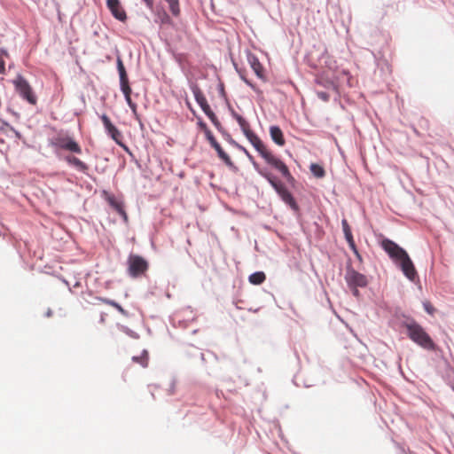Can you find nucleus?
<instances>
[{
    "label": "nucleus",
    "instance_id": "nucleus-27",
    "mask_svg": "<svg viewBox=\"0 0 454 454\" xmlns=\"http://www.w3.org/2000/svg\"><path fill=\"white\" fill-rule=\"evenodd\" d=\"M157 17L161 24H169L170 23V18H169L168 14L164 10L159 11L157 12Z\"/></svg>",
    "mask_w": 454,
    "mask_h": 454
},
{
    "label": "nucleus",
    "instance_id": "nucleus-21",
    "mask_svg": "<svg viewBox=\"0 0 454 454\" xmlns=\"http://www.w3.org/2000/svg\"><path fill=\"white\" fill-rule=\"evenodd\" d=\"M311 173L317 178H322L325 176L324 168L317 163H312L309 167Z\"/></svg>",
    "mask_w": 454,
    "mask_h": 454
},
{
    "label": "nucleus",
    "instance_id": "nucleus-18",
    "mask_svg": "<svg viewBox=\"0 0 454 454\" xmlns=\"http://www.w3.org/2000/svg\"><path fill=\"white\" fill-rule=\"evenodd\" d=\"M202 111L205 113V114L210 119L214 126L217 129L221 126L220 121H218L216 115L215 113L211 110L210 106L207 105L205 107L202 108Z\"/></svg>",
    "mask_w": 454,
    "mask_h": 454
},
{
    "label": "nucleus",
    "instance_id": "nucleus-20",
    "mask_svg": "<svg viewBox=\"0 0 454 454\" xmlns=\"http://www.w3.org/2000/svg\"><path fill=\"white\" fill-rule=\"evenodd\" d=\"M98 300L106 305L114 307L123 316H128V312L116 301H114L113 300H109L107 298H98Z\"/></svg>",
    "mask_w": 454,
    "mask_h": 454
},
{
    "label": "nucleus",
    "instance_id": "nucleus-1",
    "mask_svg": "<svg viewBox=\"0 0 454 454\" xmlns=\"http://www.w3.org/2000/svg\"><path fill=\"white\" fill-rule=\"evenodd\" d=\"M233 117L238 121L246 137L253 145L260 155L264 159V160L272 168L279 171V173L285 178L288 179L292 177L287 166L280 159L275 156L266 147V145H264L259 137L251 130L248 121H247L241 115L238 114L237 113H233Z\"/></svg>",
    "mask_w": 454,
    "mask_h": 454
},
{
    "label": "nucleus",
    "instance_id": "nucleus-31",
    "mask_svg": "<svg viewBox=\"0 0 454 454\" xmlns=\"http://www.w3.org/2000/svg\"><path fill=\"white\" fill-rule=\"evenodd\" d=\"M423 306H424L425 310L428 314L433 315L434 313L435 309L434 308V306L429 301H425L423 303Z\"/></svg>",
    "mask_w": 454,
    "mask_h": 454
},
{
    "label": "nucleus",
    "instance_id": "nucleus-8",
    "mask_svg": "<svg viewBox=\"0 0 454 454\" xmlns=\"http://www.w3.org/2000/svg\"><path fill=\"white\" fill-rule=\"evenodd\" d=\"M345 279L349 287H364L368 284L366 276L353 269L347 270Z\"/></svg>",
    "mask_w": 454,
    "mask_h": 454
},
{
    "label": "nucleus",
    "instance_id": "nucleus-38",
    "mask_svg": "<svg viewBox=\"0 0 454 454\" xmlns=\"http://www.w3.org/2000/svg\"><path fill=\"white\" fill-rule=\"evenodd\" d=\"M353 289V294L355 296H358L359 291L357 290V287H351Z\"/></svg>",
    "mask_w": 454,
    "mask_h": 454
},
{
    "label": "nucleus",
    "instance_id": "nucleus-7",
    "mask_svg": "<svg viewBox=\"0 0 454 454\" xmlns=\"http://www.w3.org/2000/svg\"><path fill=\"white\" fill-rule=\"evenodd\" d=\"M381 247L387 253L389 257L395 262L407 253L403 248L388 239H384L381 241Z\"/></svg>",
    "mask_w": 454,
    "mask_h": 454
},
{
    "label": "nucleus",
    "instance_id": "nucleus-32",
    "mask_svg": "<svg viewBox=\"0 0 454 454\" xmlns=\"http://www.w3.org/2000/svg\"><path fill=\"white\" fill-rule=\"evenodd\" d=\"M167 392L168 395H172L176 393V383L174 381L169 382Z\"/></svg>",
    "mask_w": 454,
    "mask_h": 454
},
{
    "label": "nucleus",
    "instance_id": "nucleus-28",
    "mask_svg": "<svg viewBox=\"0 0 454 454\" xmlns=\"http://www.w3.org/2000/svg\"><path fill=\"white\" fill-rule=\"evenodd\" d=\"M3 55L5 57H9L8 52L5 50L1 49L0 50V74H5V61L4 59Z\"/></svg>",
    "mask_w": 454,
    "mask_h": 454
},
{
    "label": "nucleus",
    "instance_id": "nucleus-11",
    "mask_svg": "<svg viewBox=\"0 0 454 454\" xmlns=\"http://www.w3.org/2000/svg\"><path fill=\"white\" fill-rule=\"evenodd\" d=\"M106 5L115 19L121 21H125L127 20L126 12L119 0H107Z\"/></svg>",
    "mask_w": 454,
    "mask_h": 454
},
{
    "label": "nucleus",
    "instance_id": "nucleus-22",
    "mask_svg": "<svg viewBox=\"0 0 454 454\" xmlns=\"http://www.w3.org/2000/svg\"><path fill=\"white\" fill-rule=\"evenodd\" d=\"M165 1L168 4L170 12L176 17L179 16V14H180L179 0H165Z\"/></svg>",
    "mask_w": 454,
    "mask_h": 454
},
{
    "label": "nucleus",
    "instance_id": "nucleus-6",
    "mask_svg": "<svg viewBox=\"0 0 454 454\" xmlns=\"http://www.w3.org/2000/svg\"><path fill=\"white\" fill-rule=\"evenodd\" d=\"M52 145L62 150H66L77 154L82 153V147L80 145L69 136H58L54 138Z\"/></svg>",
    "mask_w": 454,
    "mask_h": 454
},
{
    "label": "nucleus",
    "instance_id": "nucleus-24",
    "mask_svg": "<svg viewBox=\"0 0 454 454\" xmlns=\"http://www.w3.org/2000/svg\"><path fill=\"white\" fill-rule=\"evenodd\" d=\"M117 68L120 75V82L128 80L123 62L120 58L117 59Z\"/></svg>",
    "mask_w": 454,
    "mask_h": 454
},
{
    "label": "nucleus",
    "instance_id": "nucleus-29",
    "mask_svg": "<svg viewBox=\"0 0 454 454\" xmlns=\"http://www.w3.org/2000/svg\"><path fill=\"white\" fill-rule=\"evenodd\" d=\"M206 137H207V139L208 140V142L210 143V145H212V147L215 148V150L218 149V147L221 146L220 144L216 141V139L213 136L211 131H207Z\"/></svg>",
    "mask_w": 454,
    "mask_h": 454
},
{
    "label": "nucleus",
    "instance_id": "nucleus-9",
    "mask_svg": "<svg viewBox=\"0 0 454 454\" xmlns=\"http://www.w3.org/2000/svg\"><path fill=\"white\" fill-rule=\"evenodd\" d=\"M101 121H102V122L104 124V127H105L106 130L107 131L108 135L112 137V139L114 140L119 145L126 148V146L121 142V139H122L121 133L112 123L110 118L107 115L103 114L101 116Z\"/></svg>",
    "mask_w": 454,
    "mask_h": 454
},
{
    "label": "nucleus",
    "instance_id": "nucleus-12",
    "mask_svg": "<svg viewBox=\"0 0 454 454\" xmlns=\"http://www.w3.org/2000/svg\"><path fill=\"white\" fill-rule=\"evenodd\" d=\"M270 134L271 139L279 146H283L286 143L282 130L278 126H271L270 128Z\"/></svg>",
    "mask_w": 454,
    "mask_h": 454
},
{
    "label": "nucleus",
    "instance_id": "nucleus-3",
    "mask_svg": "<svg viewBox=\"0 0 454 454\" xmlns=\"http://www.w3.org/2000/svg\"><path fill=\"white\" fill-rule=\"evenodd\" d=\"M259 174L263 176L267 181L271 184V186L275 189L278 194L280 196L282 200L290 206V207L294 210H298L299 207L294 199L291 192L287 190L286 185L279 180H278L275 176H273L270 172H267L262 169H258Z\"/></svg>",
    "mask_w": 454,
    "mask_h": 454
},
{
    "label": "nucleus",
    "instance_id": "nucleus-15",
    "mask_svg": "<svg viewBox=\"0 0 454 454\" xmlns=\"http://www.w3.org/2000/svg\"><path fill=\"white\" fill-rule=\"evenodd\" d=\"M249 63L251 65L252 69L255 73V74L259 78H263V71H264V69H263L262 65L258 60V59L256 57H254V56H252V57L249 58Z\"/></svg>",
    "mask_w": 454,
    "mask_h": 454
},
{
    "label": "nucleus",
    "instance_id": "nucleus-26",
    "mask_svg": "<svg viewBox=\"0 0 454 454\" xmlns=\"http://www.w3.org/2000/svg\"><path fill=\"white\" fill-rule=\"evenodd\" d=\"M121 83V91L123 92L124 94V97L125 98H128L129 96L131 95V88L129 84V80H126V81H121L120 82Z\"/></svg>",
    "mask_w": 454,
    "mask_h": 454
},
{
    "label": "nucleus",
    "instance_id": "nucleus-2",
    "mask_svg": "<svg viewBox=\"0 0 454 454\" xmlns=\"http://www.w3.org/2000/svg\"><path fill=\"white\" fill-rule=\"evenodd\" d=\"M405 328L408 337L413 342L425 349H435L434 342L420 325L416 322H411L405 325Z\"/></svg>",
    "mask_w": 454,
    "mask_h": 454
},
{
    "label": "nucleus",
    "instance_id": "nucleus-13",
    "mask_svg": "<svg viewBox=\"0 0 454 454\" xmlns=\"http://www.w3.org/2000/svg\"><path fill=\"white\" fill-rule=\"evenodd\" d=\"M65 160L69 164V165H72L74 166V168H76L78 170L82 171V172H86L88 170V166L86 163H84L83 161H82L80 159L74 157V156H72V155H67L66 158H65Z\"/></svg>",
    "mask_w": 454,
    "mask_h": 454
},
{
    "label": "nucleus",
    "instance_id": "nucleus-10",
    "mask_svg": "<svg viewBox=\"0 0 454 454\" xmlns=\"http://www.w3.org/2000/svg\"><path fill=\"white\" fill-rule=\"evenodd\" d=\"M403 274L410 279L414 280L417 277V270L411 262L409 254L406 253L401 259L397 261Z\"/></svg>",
    "mask_w": 454,
    "mask_h": 454
},
{
    "label": "nucleus",
    "instance_id": "nucleus-19",
    "mask_svg": "<svg viewBox=\"0 0 454 454\" xmlns=\"http://www.w3.org/2000/svg\"><path fill=\"white\" fill-rule=\"evenodd\" d=\"M132 361L139 364L144 368L147 367L149 361L148 352L146 350H143L140 356H134L132 357Z\"/></svg>",
    "mask_w": 454,
    "mask_h": 454
},
{
    "label": "nucleus",
    "instance_id": "nucleus-34",
    "mask_svg": "<svg viewBox=\"0 0 454 454\" xmlns=\"http://www.w3.org/2000/svg\"><path fill=\"white\" fill-rule=\"evenodd\" d=\"M317 97L324 101L329 100V95L324 91L317 92Z\"/></svg>",
    "mask_w": 454,
    "mask_h": 454
},
{
    "label": "nucleus",
    "instance_id": "nucleus-33",
    "mask_svg": "<svg viewBox=\"0 0 454 454\" xmlns=\"http://www.w3.org/2000/svg\"><path fill=\"white\" fill-rule=\"evenodd\" d=\"M129 106L132 109L134 113H136L137 110V105L131 100V97L129 96L128 98H125Z\"/></svg>",
    "mask_w": 454,
    "mask_h": 454
},
{
    "label": "nucleus",
    "instance_id": "nucleus-25",
    "mask_svg": "<svg viewBox=\"0 0 454 454\" xmlns=\"http://www.w3.org/2000/svg\"><path fill=\"white\" fill-rule=\"evenodd\" d=\"M342 230L346 238V240L353 239V235L351 233V229L348 225V223L346 219L341 221Z\"/></svg>",
    "mask_w": 454,
    "mask_h": 454
},
{
    "label": "nucleus",
    "instance_id": "nucleus-5",
    "mask_svg": "<svg viewBox=\"0 0 454 454\" xmlns=\"http://www.w3.org/2000/svg\"><path fill=\"white\" fill-rule=\"evenodd\" d=\"M127 263L129 275L134 278L145 274L149 268L147 261L137 254H129Z\"/></svg>",
    "mask_w": 454,
    "mask_h": 454
},
{
    "label": "nucleus",
    "instance_id": "nucleus-14",
    "mask_svg": "<svg viewBox=\"0 0 454 454\" xmlns=\"http://www.w3.org/2000/svg\"><path fill=\"white\" fill-rule=\"evenodd\" d=\"M192 90L196 99V102L200 105L201 109L208 105L206 97L197 85L193 86L192 88Z\"/></svg>",
    "mask_w": 454,
    "mask_h": 454
},
{
    "label": "nucleus",
    "instance_id": "nucleus-30",
    "mask_svg": "<svg viewBox=\"0 0 454 454\" xmlns=\"http://www.w3.org/2000/svg\"><path fill=\"white\" fill-rule=\"evenodd\" d=\"M349 247L351 248V250L355 253V254L359 258L361 259V256L358 253V250L356 248V243L354 241V239H350V240H347Z\"/></svg>",
    "mask_w": 454,
    "mask_h": 454
},
{
    "label": "nucleus",
    "instance_id": "nucleus-23",
    "mask_svg": "<svg viewBox=\"0 0 454 454\" xmlns=\"http://www.w3.org/2000/svg\"><path fill=\"white\" fill-rule=\"evenodd\" d=\"M215 151L217 152L219 158L222 159L227 166H233V162L231 157L223 150L221 146L218 147V149H216Z\"/></svg>",
    "mask_w": 454,
    "mask_h": 454
},
{
    "label": "nucleus",
    "instance_id": "nucleus-36",
    "mask_svg": "<svg viewBox=\"0 0 454 454\" xmlns=\"http://www.w3.org/2000/svg\"><path fill=\"white\" fill-rule=\"evenodd\" d=\"M199 126L204 130L205 134L207 135V131H210L207 126V124L205 122H203L202 121H199Z\"/></svg>",
    "mask_w": 454,
    "mask_h": 454
},
{
    "label": "nucleus",
    "instance_id": "nucleus-16",
    "mask_svg": "<svg viewBox=\"0 0 454 454\" xmlns=\"http://www.w3.org/2000/svg\"><path fill=\"white\" fill-rule=\"evenodd\" d=\"M108 202L116 210V212L123 217L125 221L128 220V215L121 202L117 201L114 197L108 198Z\"/></svg>",
    "mask_w": 454,
    "mask_h": 454
},
{
    "label": "nucleus",
    "instance_id": "nucleus-35",
    "mask_svg": "<svg viewBox=\"0 0 454 454\" xmlns=\"http://www.w3.org/2000/svg\"><path fill=\"white\" fill-rule=\"evenodd\" d=\"M146 4L147 8L151 11H153L154 1L153 0H143Z\"/></svg>",
    "mask_w": 454,
    "mask_h": 454
},
{
    "label": "nucleus",
    "instance_id": "nucleus-17",
    "mask_svg": "<svg viewBox=\"0 0 454 454\" xmlns=\"http://www.w3.org/2000/svg\"><path fill=\"white\" fill-rule=\"evenodd\" d=\"M248 279H249V282L253 285H261L265 281L266 276H265L264 272L257 271V272L251 274L249 276Z\"/></svg>",
    "mask_w": 454,
    "mask_h": 454
},
{
    "label": "nucleus",
    "instance_id": "nucleus-39",
    "mask_svg": "<svg viewBox=\"0 0 454 454\" xmlns=\"http://www.w3.org/2000/svg\"><path fill=\"white\" fill-rule=\"evenodd\" d=\"M245 153H246V154H247L250 159H252L251 155L248 153V152H247V150H245Z\"/></svg>",
    "mask_w": 454,
    "mask_h": 454
},
{
    "label": "nucleus",
    "instance_id": "nucleus-37",
    "mask_svg": "<svg viewBox=\"0 0 454 454\" xmlns=\"http://www.w3.org/2000/svg\"><path fill=\"white\" fill-rule=\"evenodd\" d=\"M158 387H159L157 385H155V384L149 386V388H150L151 393H152L153 399H155L154 392L158 389Z\"/></svg>",
    "mask_w": 454,
    "mask_h": 454
},
{
    "label": "nucleus",
    "instance_id": "nucleus-40",
    "mask_svg": "<svg viewBox=\"0 0 454 454\" xmlns=\"http://www.w3.org/2000/svg\"><path fill=\"white\" fill-rule=\"evenodd\" d=\"M246 83H247L248 85H250L251 87L253 86L247 80H245Z\"/></svg>",
    "mask_w": 454,
    "mask_h": 454
},
{
    "label": "nucleus",
    "instance_id": "nucleus-4",
    "mask_svg": "<svg viewBox=\"0 0 454 454\" xmlns=\"http://www.w3.org/2000/svg\"><path fill=\"white\" fill-rule=\"evenodd\" d=\"M15 91L30 105H36L37 97L35 94L29 82L21 75L18 74L12 81Z\"/></svg>",
    "mask_w": 454,
    "mask_h": 454
}]
</instances>
